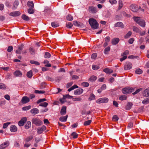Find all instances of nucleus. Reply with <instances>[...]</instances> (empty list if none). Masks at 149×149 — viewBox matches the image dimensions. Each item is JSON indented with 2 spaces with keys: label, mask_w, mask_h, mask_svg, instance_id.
<instances>
[{
  "label": "nucleus",
  "mask_w": 149,
  "mask_h": 149,
  "mask_svg": "<svg viewBox=\"0 0 149 149\" xmlns=\"http://www.w3.org/2000/svg\"><path fill=\"white\" fill-rule=\"evenodd\" d=\"M89 22L92 28L95 29L98 27V24L96 20L94 19L91 18L89 20Z\"/></svg>",
  "instance_id": "1"
},
{
  "label": "nucleus",
  "mask_w": 149,
  "mask_h": 149,
  "mask_svg": "<svg viewBox=\"0 0 149 149\" xmlns=\"http://www.w3.org/2000/svg\"><path fill=\"white\" fill-rule=\"evenodd\" d=\"M134 89L131 87H126L122 89V92L124 94H129L133 91Z\"/></svg>",
  "instance_id": "2"
},
{
  "label": "nucleus",
  "mask_w": 149,
  "mask_h": 149,
  "mask_svg": "<svg viewBox=\"0 0 149 149\" xmlns=\"http://www.w3.org/2000/svg\"><path fill=\"white\" fill-rule=\"evenodd\" d=\"M32 121L33 123L38 126H40L42 124V121L37 118H33Z\"/></svg>",
  "instance_id": "3"
},
{
  "label": "nucleus",
  "mask_w": 149,
  "mask_h": 149,
  "mask_svg": "<svg viewBox=\"0 0 149 149\" xmlns=\"http://www.w3.org/2000/svg\"><path fill=\"white\" fill-rule=\"evenodd\" d=\"M108 101V99L107 97H104L98 99L96 100V102L97 103L100 104L107 103Z\"/></svg>",
  "instance_id": "4"
},
{
  "label": "nucleus",
  "mask_w": 149,
  "mask_h": 149,
  "mask_svg": "<svg viewBox=\"0 0 149 149\" xmlns=\"http://www.w3.org/2000/svg\"><path fill=\"white\" fill-rule=\"evenodd\" d=\"M132 63L129 61H127L124 65V69L125 70H129L132 68Z\"/></svg>",
  "instance_id": "5"
},
{
  "label": "nucleus",
  "mask_w": 149,
  "mask_h": 149,
  "mask_svg": "<svg viewBox=\"0 0 149 149\" xmlns=\"http://www.w3.org/2000/svg\"><path fill=\"white\" fill-rule=\"evenodd\" d=\"M88 10L89 12L92 13H96L97 12V8L92 6L89 7Z\"/></svg>",
  "instance_id": "6"
},
{
  "label": "nucleus",
  "mask_w": 149,
  "mask_h": 149,
  "mask_svg": "<svg viewBox=\"0 0 149 149\" xmlns=\"http://www.w3.org/2000/svg\"><path fill=\"white\" fill-rule=\"evenodd\" d=\"M46 127L45 125H43L41 127H38L37 129V132L38 134H41L45 130Z\"/></svg>",
  "instance_id": "7"
},
{
  "label": "nucleus",
  "mask_w": 149,
  "mask_h": 149,
  "mask_svg": "<svg viewBox=\"0 0 149 149\" xmlns=\"http://www.w3.org/2000/svg\"><path fill=\"white\" fill-rule=\"evenodd\" d=\"M26 120V117H24L18 122V124L20 126H22L24 125L25 123Z\"/></svg>",
  "instance_id": "8"
},
{
  "label": "nucleus",
  "mask_w": 149,
  "mask_h": 149,
  "mask_svg": "<svg viewBox=\"0 0 149 149\" xmlns=\"http://www.w3.org/2000/svg\"><path fill=\"white\" fill-rule=\"evenodd\" d=\"M29 99L27 96L22 97L21 100V102L22 104H26L29 102Z\"/></svg>",
  "instance_id": "9"
},
{
  "label": "nucleus",
  "mask_w": 149,
  "mask_h": 149,
  "mask_svg": "<svg viewBox=\"0 0 149 149\" xmlns=\"http://www.w3.org/2000/svg\"><path fill=\"white\" fill-rule=\"evenodd\" d=\"M83 92V89L79 88L75 90L74 91V94L76 95H80L82 94Z\"/></svg>",
  "instance_id": "10"
},
{
  "label": "nucleus",
  "mask_w": 149,
  "mask_h": 149,
  "mask_svg": "<svg viewBox=\"0 0 149 149\" xmlns=\"http://www.w3.org/2000/svg\"><path fill=\"white\" fill-rule=\"evenodd\" d=\"M20 14L21 13L19 11H16L11 12L9 15L13 17H16L19 16Z\"/></svg>",
  "instance_id": "11"
},
{
  "label": "nucleus",
  "mask_w": 149,
  "mask_h": 149,
  "mask_svg": "<svg viewBox=\"0 0 149 149\" xmlns=\"http://www.w3.org/2000/svg\"><path fill=\"white\" fill-rule=\"evenodd\" d=\"M9 144L8 141H6L0 145V149H3L8 146Z\"/></svg>",
  "instance_id": "12"
},
{
  "label": "nucleus",
  "mask_w": 149,
  "mask_h": 149,
  "mask_svg": "<svg viewBox=\"0 0 149 149\" xmlns=\"http://www.w3.org/2000/svg\"><path fill=\"white\" fill-rule=\"evenodd\" d=\"M114 26L115 27H120L121 28H123L124 26L122 22H117L114 24Z\"/></svg>",
  "instance_id": "13"
},
{
  "label": "nucleus",
  "mask_w": 149,
  "mask_h": 149,
  "mask_svg": "<svg viewBox=\"0 0 149 149\" xmlns=\"http://www.w3.org/2000/svg\"><path fill=\"white\" fill-rule=\"evenodd\" d=\"M23 47L24 45H21L19 46L18 49L16 51V53L17 54H21Z\"/></svg>",
  "instance_id": "14"
},
{
  "label": "nucleus",
  "mask_w": 149,
  "mask_h": 149,
  "mask_svg": "<svg viewBox=\"0 0 149 149\" xmlns=\"http://www.w3.org/2000/svg\"><path fill=\"white\" fill-rule=\"evenodd\" d=\"M66 113V107L65 106H63L60 111V114L61 115H65Z\"/></svg>",
  "instance_id": "15"
},
{
  "label": "nucleus",
  "mask_w": 149,
  "mask_h": 149,
  "mask_svg": "<svg viewBox=\"0 0 149 149\" xmlns=\"http://www.w3.org/2000/svg\"><path fill=\"white\" fill-rule=\"evenodd\" d=\"M31 113L34 115L38 113L39 112V111L38 109L36 108H34L30 111Z\"/></svg>",
  "instance_id": "16"
},
{
  "label": "nucleus",
  "mask_w": 149,
  "mask_h": 149,
  "mask_svg": "<svg viewBox=\"0 0 149 149\" xmlns=\"http://www.w3.org/2000/svg\"><path fill=\"white\" fill-rule=\"evenodd\" d=\"M119 41V38H113L112 40L111 43L113 45H116L117 44Z\"/></svg>",
  "instance_id": "17"
},
{
  "label": "nucleus",
  "mask_w": 149,
  "mask_h": 149,
  "mask_svg": "<svg viewBox=\"0 0 149 149\" xmlns=\"http://www.w3.org/2000/svg\"><path fill=\"white\" fill-rule=\"evenodd\" d=\"M143 95L144 96L146 97L149 96V88L144 91Z\"/></svg>",
  "instance_id": "18"
},
{
  "label": "nucleus",
  "mask_w": 149,
  "mask_h": 149,
  "mask_svg": "<svg viewBox=\"0 0 149 149\" xmlns=\"http://www.w3.org/2000/svg\"><path fill=\"white\" fill-rule=\"evenodd\" d=\"M138 24L141 26L144 27L145 26L146 23L145 21L142 19H141L139 21Z\"/></svg>",
  "instance_id": "19"
},
{
  "label": "nucleus",
  "mask_w": 149,
  "mask_h": 149,
  "mask_svg": "<svg viewBox=\"0 0 149 149\" xmlns=\"http://www.w3.org/2000/svg\"><path fill=\"white\" fill-rule=\"evenodd\" d=\"M14 74L16 77H20L22 75V73L19 70H16L14 72Z\"/></svg>",
  "instance_id": "20"
},
{
  "label": "nucleus",
  "mask_w": 149,
  "mask_h": 149,
  "mask_svg": "<svg viewBox=\"0 0 149 149\" xmlns=\"http://www.w3.org/2000/svg\"><path fill=\"white\" fill-rule=\"evenodd\" d=\"M29 52L31 54L33 55L36 52V50L33 47H31L29 48Z\"/></svg>",
  "instance_id": "21"
},
{
  "label": "nucleus",
  "mask_w": 149,
  "mask_h": 149,
  "mask_svg": "<svg viewBox=\"0 0 149 149\" xmlns=\"http://www.w3.org/2000/svg\"><path fill=\"white\" fill-rule=\"evenodd\" d=\"M27 5L28 7L29 8L34 7V3L32 1H29L27 3Z\"/></svg>",
  "instance_id": "22"
},
{
  "label": "nucleus",
  "mask_w": 149,
  "mask_h": 149,
  "mask_svg": "<svg viewBox=\"0 0 149 149\" xmlns=\"http://www.w3.org/2000/svg\"><path fill=\"white\" fill-rule=\"evenodd\" d=\"M10 130L12 132H15L17 130V128L14 125H12L10 127Z\"/></svg>",
  "instance_id": "23"
},
{
  "label": "nucleus",
  "mask_w": 149,
  "mask_h": 149,
  "mask_svg": "<svg viewBox=\"0 0 149 149\" xmlns=\"http://www.w3.org/2000/svg\"><path fill=\"white\" fill-rule=\"evenodd\" d=\"M103 71L107 74H111L113 72V70L108 68H106L103 70Z\"/></svg>",
  "instance_id": "24"
},
{
  "label": "nucleus",
  "mask_w": 149,
  "mask_h": 149,
  "mask_svg": "<svg viewBox=\"0 0 149 149\" xmlns=\"http://www.w3.org/2000/svg\"><path fill=\"white\" fill-rule=\"evenodd\" d=\"M68 117V116L67 115L65 116H61L59 118V120L61 122H66Z\"/></svg>",
  "instance_id": "25"
},
{
  "label": "nucleus",
  "mask_w": 149,
  "mask_h": 149,
  "mask_svg": "<svg viewBox=\"0 0 149 149\" xmlns=\"http://www.w3.org/2000/svg\"><path fill=\"white\" fill-rule=\"evenodd\" d=\"M132 105L133 104L132 102H128L125 107L126 109L127 110H129L131 108Z\"/></svg>",
  "instance_id": "26"
},
{
  "label": "nucleus",
  "mask_w": 149,
  "mask_h": 149,
  "mask_svg": "<svg viewBox=\"0 0 149 149\" xmlns=\"http://www.w3.org/2000/svg\"><path fill=\"white\" fill-rule=\"evenodd\" d=\"M95 95L93 93H91L90 94L88 98V100L89 101H91L92 100L95 99Z\"/></svg>",
  "instance_id": "27"
},
{
  "label": "nucleus",
  "mask_w": 149,
  "mask_h": 149,
  "mask_svg": "<svg viewBox=\"0 0 149 149\" xmlns=\"http://www.w3.org/2000/svg\"><path fill=\"white\" fill-rule=\"evenodd\" d=\"M28 13L30 14H33L34 12V9L33 8H29L28 9Z\"/></svg>",
  "instance_id": "28"
},
{
  "label": "nucleus",
  "mask_w": 149,
  "mask_h": 149,
  "mask_svg": "<svg viewBox=\"0 0 149 149\" xmlns=\"http://www.w3.org/2000/svg\"><path fill=\"white\" fill-rule=\"evenodd\" d=\"M123 4L122 1L121 0H120L118 2V9L120 10L123 7Z\"/></svg>",
  "instance_id": "29"
},
{
  "label": "nucleus",
  "mask_w": 149,
  "mask_h": 149,
  "mask_svg": "<svg viewBox=\"0 0 149 149\" xmlns=\"http://www.w3.org/2000/svg\"><path fill=\"white\" fill-rule=\"evenodd\" d=\"M97 79V77L93 75L91 76L89 79V81H95Z\"/></svg>",
  "instance_id": "30"
},
{
  "label": "nucleus",
  "mask_w": 149,
  "mask_h": 149,
  "mask_svg": "<svg viewBox=\"0 0 149 149\" xmlns=\"http://www.w3.org/2000/svg\"><path fill=\"white\" fill-rule=\"evenodd\" d=\"M22 18L25 21H28L29 20V17L25 15H23L22 16Z\"/></svg>",
  "instance_id": "31"
},
{
  "label": "nucleus",
  "mask_w": 149,
  "mask_h": 149,
  "mask_svg": "<svg viewBox=\"0 0 149 149\" xmlns=\"http://www.w3.org/2000/svg\"><path fill=\"white\" fill-rule=\"evenodd\" d=\"M19 4V2L18 1H15L13 5V8L14 9H16Z\"/></svg>",
  "instance_id": "32"
},
{
  "label": "nucleus",
  "mask_w": 149,
  "mask_h": 149,
  "mask_svg": "<svg viewBox=\"0 0 149 149\" xmlns=\"http://www.w3.org/2000/svg\"><path fill=\"white\" fill-rule=\"evenodd\" d=\"M133 31L136 33L140 32V30L137 27L134 26L133 29Z\"/></svg>",
  "instance_id": "33"
},
{
  "label": "nucleus",
  "mask_w": 149,
  "mask_h": 149,
  "mask_svg": "<svg viewBox=\"0 0 149 149\" xmlns=\"http://www.w3.org/2000/svg\"><path fill=\"white\" fill-rule=\"evenodd\" d=\"M127 97V96L123 95L120 96L119 97V99L120 100H126Z\"/></svg>",
  "instance_id": "34"
},
{
  "label": "nucleus",
  "mask_w": 149,
  "mask_h": 149,
  "mask_svg": "<svg viewBox=\"0 0 149 149\" xmlns=\"http://www.w3.org/2000/svg\"><path fill=\"white\" fill-rule=\"evenodd\" d=\"M78 86L76 85H74L73 86H72L70 88H69L68 90V91L69 92L71 91L74 90L75 88H78Z\"/></svg>",
  "instance_id": "35"
},
{
  "label": "nucleus",
  "mask_w": 149,
  "mask_h": 149,
  "mask_svg": "<svg viewBox=\"0 0 149 149\" xmlns=\"http://www.w3.org/2000/svg\"><path fill=\"white\" fill-rule=\"evenodd\" d=\"M52 26L53 27H57L59 26L58 23L57 22H53L51 23Z\"/></svg>",
  "instance_id": "36"
},
{
  "label": "nucleus",
  "mask_w": 149,
  "mask_h": 149,
  "mask_svg": "<svg viewBox=\"0 0 149 149\" xmlns=\"http://www.w3.org/2000/svg\"><path fill=\"white\" fill-rule=\"evenodd\" d=\"M32 71L31 70H30L27 73L26 76L30 78L32 76Z\"/></svg>",
  "instance_id": "37"
},
{
  "label": "nucleus",
  "mask_w": 149,
  "mask_h": 149,
  "mask_svg": "<svg viewBox=\"0 0 149 149\" xmlns=\"http://www.w3.org/2000/svg\"><path fill=\"white\" fill-rule=\"evenodd\" d=\"M71 135L72 136L73 138L76 139L78 137V134L76 132H73L72 133Z\"/></svg>",
  "instance_id": "38"
},
{
  "label": "nucleus",
  "mask_w": 149,
  "mask_h": 149,
  "mask_svg": "<svg viewBox=\"0 0 149 149\" xmlns=\"http://www.w3.org/2000/svg\"><path fill=\"white\" fill-rule=\"evenodd\" d=\"M31 123L30 121H28L27 124L25 126V127L26 129H28L31 126Z\"/></svg>",
  "instance_id": "39"
},
{
  "label": "nucleus",
  "mask_w": 149,
  "mask_h": 149,
  "mask_svg": "<svg viewBox=\"0 0 149 149\" xmlns=\"http://www.w3.org/2000/svg\"><path fill=\"white\" fill-rule=\"evenodd\" d=\"M110 50V47L108 46L106 47L104 50V53L105 54H107Z\"/></svg>",
  "instance_id": "40"
},
{
  "label": "nucleus",
  "mask_w": 149,
  "mask_h": 149,
  "mask_svg": "<svg viewBox=\"0 0 149 149\" xmlns=\"http://www.w3.org/2000/svg\"><path fill=\"white\" fill-rule=\"evenodd\" d=\"M33 136H30L26 139H25V141L26 142H28L31 140L33 139Z\"/></svg>",
  "instance_id": "41"
},
{
  "label": "nucleus",
  "mask_w": 149,
  "mask_h": 149,
  "mask_svg": "<svg viewBox=\"0 0 149 149\" xmlns=\"http://www.w3.org/2000/svg\"><path fill=\"white\" fill-rule=\"evenodd\" d=\"M133 19L134 21H135V22L137 24L138 23L139 21L141 19H140V18L138 17H133Z\"/></svg>",
  "instance_id": "42"
},
{
  "label": "nucleus",
  "mask_w": 149,
  "mask_h": 149,
  "mask_svg": "<svg viewBox=\"0 0 149 149\" xmlns=\"http://www.w3.org/2000/svg\"><path fill=\"white\" fill-rule=\"evenodd\" d=\"M130 8L134 12H136L138 8H136L135 6L131 5L130 6Z\"/></svg>",
  "instance_id": "43"
},
{
  "label": "nucleus",
  "mask_w": 149,
  "mask_h": 149,
  "mask_svg": "<svg viewBox=\"0 0 149 149\" xmlns=\"http://www.w3.org/2000/svg\"><path fill=\"white\" fill-rule=\"evenodd\" d=\"M44 63L45 64V66L48 67H50L51 65L49 63V61L47 60H45L44 61Z\"/></svg>",
  "instance_id": "44"
},
{
  "label": "nucleus",
  "mask_w": 149,
  "mask_h": 149,
  "mask_svg": "<svg viewBox=\"0 0 149 149\" xmlns=\"http://www.w3.org/2000/svg\"><path fill=\"white\" fill-rule=\"evenodd\" d=\"M132 34V32L131 31H129L125 36V38H129L131 36Z\"/></svg>",
  "instance_id": "45"
},
{
  "label": "nucleus",
  "mask_w": 149,
  "mask_h": 149,
  "mask_svg": "<svg viewBox=\"0 0 149 149\" xmlns=\"http://www.w3.org/2000/svg\"><path fill=\"white\" fill-rule=\"evenodd\" d=\"M91 123V120H89L85 121L84 123V126H87L89 125Z\"/></svg>",
  "instance_id": "46"
},
{
  "label": "nucleus",
  "mask_w": 149,
  "mask_h": 149,
  "mask_svg": "<svg viewBox=\"0 0 149 149\" xmlns=\"http://www.w3.org/2000/svg\"><path fill=\"white\" fill-rule=\"evenodd\" d=\"M51 56V54L50 53H49L48 52H45V58H50Z\"/></svg>",
  "instance_id": "47"
},
{
  "label": "nucleus",
  "mask_w": 149,
  "mask_h": 149,
  "mask_svg": "<svg viewBox=\"0 0 149 149\" xmlns=\"http://www.w3.org/2000/svg\"><path fill=\"white\" fill-rule=\"evenodd\" d=\"M67 19L69 21H72L73 19V17L70 15H68L66 17Z\"/></svg>",
  "instance_id": "48"
},
{
  "label": "nucleus",
  "mask_w": 149,
  "mask_h": 149,
  "mask_svg": "<svg viewBox=\"0 0 149 149\" xmlns=\"http://www.w3.org/2000/svg\"><path fill=\"white\" fill-rule=\"evenodd\" d=\"M31 106L30 105L23 107L22 108V110L24 111H26L30 109Z\"/></svg>",
  "instance_id": "49"
},
{
  "label": "nucleus",
  "mask_w": 149,
  "mask_h": 149,
  "mask_svg": "<svg viewBox=\"0 0 149 149\" xmlns=\"http://www.w3.org/2000/svg\"><path fill=\"white\" fill-rule=\"evenodd\" d=\"M142 102L143 104H145L149 103V97L144 100Z\"/></svg>",
  "instance_id": "50"
},
{
  "label": "nucleus",
  "mask_w": 149,
  "mask_h": 149,
  "mask_svg": "<svg viewBox=\"0 0 149 149\" xmlns=\"http://www.w3.org/2000/svg\"><path fill=\"white\" fill-rule=\"evenodd\" d=\"M135 72L137 74H140L142 73L143 71L141 69L139 68L136 70Z\"/></svg>",
  "instance_id": "51"
},
{
  "label": "nucleus",
  "mask_w": 149,
  "mask_h": 149,
  "mask_svg": "<svg viewBox=\"0 0 149 149\" xmlns=\"http://www.w3.org/2000/svg\"><path fill=\"white\" fill-rule=\"evenodd\" d=\"M30 62L32 64H34L36 65H40V63L37 61H35L33 60L30 61Z\"/></svg>",
  "instance_id": "52"
},
{
  "label": "nucleus",
  "mask_w": 149,
  "mask_h": 149,
  "mask_svg": "<svg viewBox=\"0 0 149 149\" xmlns=\"http://www.w3.org/2000/svg\"><path fill=\"white\" fill-rule=\"evenodd\" d=\"M81 85L84 87H87L89 86V84L87 82H83L81 84Z\"/></svg>",
  "instance_id": "53"
},
{
  "label": "nucleus",
  "mask_w": 149,
  "mask_h": 149,
  "mask_svg": "<svg viewBox=\"0 0 149 149\" xmlns=\"http://www.w3.org/2000/svg\"><path fill=\"white\" fill-rule=\"evenodd\" d=\"M48 105V103L46 102H44L41 103L39 105V106L45 107L47 106Z\"/></svg>",
  "instance_id": "54"
},
{
  "label": "nucleus",
  "mask_w": 149,
  "mask_h": 149,
  "mask_svg": "<svg viewBox=\"0 0 149 149\" xmlns=\"http://www.w3.org/2000/svg\"><path fill=\"white\" fill-rule=\"evenodd\" d=\"M73 101H80L82 99L80 97H75L72 98Z\"/></svg>",
  "instance_id": "55"
},
{
  "label": "nucleus",
  "mask_w": 149,
  "mask_h": 149,
  "mask_svg": "<svg viewBox=\"0 0 149 149\" xmlns=\"http://www.w3.org/2000/svg\"><path fill=\"white\" fill-rule=\"evenodd\" d=\"M73 26V24L71 22H68L66 24V26L68 28H71Z\"/></svg>",
  "instance_id": "56"
},
{
  "label": "nucleus",
  "mask_w": 149,
  "mask_h": 149,
  "mask_svg": "<svg viewBox=\"0 0 149 149\" xmlns=\"http://www.w3.org/2000/svg\"><path fill=\"white\" fill-rule=\"evenodd\" d=\"M10 124V123L8 122L3 124V128L4 129L6 128Z\"/></svg>",
  "instance_id": "57"
},
{
  "label": "nucleus",
  "mask_w": 149,
  "mask_h": 149,
  "mask_svg": "<svg viewBox=\"0 0 149 149\" xmlns=\"http://www.w3.org/2000/svg\"><path fill=\"white\" fill-rule=\"evenodd\" d=\"M6 88V86L4 84L2 83H0V89H5Z\"/></svg>",
  "instance_id": "58"
},
{
  "label": "nucleus",
  "mask_w": 149,
  "mask_h": 149,
  "mask_svg": "<svg viewBox=\"0 0 149 149\" xmlns=\"http://www.w3.org/2000/svg\"><path fill=\"white\" fill-rule=\"evenodd\" d=\"M129 54V51L128 50H125L123 53H122L121 54V56H124L125 55H128Z\"/></svg>",
  "instance_id": "59"
},
{
  "label": "nucleus",
  "mask_w": 149,
  "mask_h": 149,
  "mask_svg": "<svg viewBox=\"0 0 149 149\" xmlns=\"http://www.w3.org/2000/svg\"><path fill=\"white\" fill-rule=\"evenodd\" d=\"M118 119V117L116 115H114L113 117L112 120L114 121H116Z\"/></svg>",
  "instance_id": "60"
},
{
  "label": "nucleus",
  "mask_w": 149,
  "mask_h": 149,
  "mask_svg": "<svg viewBox=\"0 0 149 149\" xmlns=\"http://www.w3.org/2000/svg\"><path fill=\"white\" fill-rule=\"evenodd\" d=\"M35 93H36L43 94L44 93H45V92L42 91H38V90H35Z\"/></svg>",
  "instance_id": "61"
},
{
  "label": "nucleus",
  "mask_w": 149,
  "mask_h": 149,
  "mask_svg": "<svg viewBox=\"0 0 149 149\" xmlns=\"http://www.w3.org/2000/svg\"><path fill=\"white\" fill-rule=\"evenodd\" d=\"M63 97H64V98L65 99V100L66 98L70 99L73 97L72 96H70L69 95H63Z\"/></svg>",
  "instance_id": "62"
},
{
  "label": "nucleus",
  "mask_w": 149,
  "mask_h": 149,
  "mask_svg": "<svg viewBox=\"0 0 149 149\" xmlns=\"http://www.w3.org/2000/svg\"><path fill=\"white\" fill-rule=\"evenodd\" d=\"M109 2L111 4H116L117 3L116 0H109Z\"/></svg>",
  "instance_id": "63"
},
{
  "label": "nucleus",
  "mask_w": 149,
  "mask_h": 149,
  "mask_svg": "<svg viewBox=\"0 0 149 149\" xmlns=\"http://www.w3.org/2000/svg\"><path fill=\"white\" fill-rule=\"evenodd\" d=\"M13 48L12 46H9L8 47L7 50L8 52H10L13 50Z\"/></svg>",
  "instance_id": "64"
}]
</instances>
